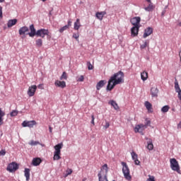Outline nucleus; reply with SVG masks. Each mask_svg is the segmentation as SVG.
<instances>
[{
  "label": "nucleus",
  "instance_id": "1a4fd4ad",
  "mask_svg": "<svg viewBox=\"0 0 181 181\" xmlns=\"http://www.w3.org/2000/svg\"><path fill=\"white\" fill-rule=\"evenodd\" d=\"M36 121L35 120H31V121H24L22 123V126L24 127H28V128H33L34 125H36Z\"/></svg>",
  "mask_w": 181,
  "mask_h": 181
},
{
  "label": "nucleus",
  "instance_id": "aec40b11",
  "mask_svg": "<svg viewBox=\"0 0 181 181\" xmlns=\"http://www.w3.org/2000/svg\"><path fill=\"white\" fill-rule=\"evenodd\" d=\"M158 93H159V90H158V88H151V97H158Z\"/></svg>",
  "mask_w": 181,
  "mask_h": 181
},
{
  "label": "nucleus",
  "instance_id": "58836bf2",
  "mask_svg": "<svg viewBox=\"0 0 181 181\" xmlns=\"http://www.w3.org/2000/svg\"><path fill=\"white\" fill-rule=\"evenodd\" d=\"M73 37H74V39H76L77 41H78V38L80 37V34L78 33H74Z\"/></svg>",
  "mask_w": 181,
  "mask_h": 181
},
{
  "label": "nucleus",
  "instance_id": "a878e982",
  "mask_svg": "<svg viewBox=\"0 0 181 181\" xmlns=\"http://www.w3.org/2000/svg\"><path fill=\"white\" fill-rule=\"evenodd\" d=\"M109 104H110L115 110H119V107H118V104L115 100H111L109 103Z\"/></svg>",
  "mask_w": 181,
  "mask_h": 181
},
{
  "label": "nucleus",
  "instance_id": "09e8293b",
  "mask_svg": "<svg viewBox=\"0 0 181 181\" xmlns=\"http://www.w3.org/2000/svg\"><path fill=\"white\" fill-rule=\"evenodd\" d=\"M3 13H2V6H0V18H2Z\"/></svg>",
  "mask_w": 181,
  "mask_h": 181
},
{
  "label": "nucleus",
  "instance_id": "39448f33",
  "mask_svg": "<svg viewBox=\"0 0 181 181\" xmlns=\"http://www.w3.org/2000/svg\"><path fill=\"white\" fill-rule=\"evenodd\" d=\"M170 163L171 169L176 172H179L180 168H179V163H177V160L175 158H171Z\"/></svg>",
  "mask_w": 181,
  "mask_h": 181
},
{
  "label": "nucleus",
  "instance_id": "5701e85b",
  "mask_svg": "<svg viewBox=\"0 0 181 181\" xmlns=\"http://www.w3.org/2000/svg\"><path fill=\"white\" fill-rule=\"evenodd\" d=\"M141 78L143 81H146V80H148V72L146 71L141 72Z\"/></svg>",
  "mask_w": 181,
  "mask_h": 181
},
{
  "label": "nucleus",
  "instance_id": "6ab92c4d",
  "mask_svg": "<svg viewBox=\"0 0 181 181\" xmlns=\"http://www.w3.org/2000/svg\"><path fill=\"white\" fill-rule=\"evenodd\" d=\"M81 28V23H80V18H77L76 21L74 23V29L75 30H78Z\"/></svg>",
  "mask_w": 181,
  "mask_h": 181
},
{
  "label": "nucleus",
  "instance_id": "0eeeda50",
  "mask_svg": "<svg viewBox=\"0 0 181 181\" xmlns=\"http://www.w3.org/2000/svg\"><path fill=\"white\" fill-rule=\"evenodd\" d=\"M37 90V86L36 85H33L30 86L27 92L28 95L30 97H33Z\"/></svg>",
  "mask_w": 181,
  "mask_h": 181
},
{
  "label": "nucleus",
  "instance_id": "412c9836",
  "mask_svg": "<svg viewBox=\"0 0 181 181\" xmlns=\"http://www.w3.org/2000/svg\"><path fill=\"white\" fill-rule=\"evenodd\" d=\"M18 23V20L17 19H13V20H9L7 23L8 28H12V26H15Z\"/></svg>",
  "mask_w": 181,
  "mask_h": 181
},
{
  "label": "nucleus",
  "instance_id": "4468645a",
  "mask_svg": "<svg viewBox=\"0 0 181 181\" xmlns=\"http://www.w3.org/2000/svg\"><path fill=\"white\" fill-rule=\"evenodd\" d=\"M105 15H107L106 11H100V12H97L95 13V16L97 19H99V21H103Z\"/></svg>",
  "mask_w": 181,
  "mask_h": 181
},
{
  "label": "nucleus",
  "instance_id": "49530a36",
  "mask_svg": "<svg viewBox=\"0 0 181 181\" xmlns=\"http://www.w3.org/2000/svg\"><path fill=\"white\" fill-rule=\"evenodd\" d=\"M37 88H40V90H44L45 87L43 86V84H40L37 86Z\"/></svg>",
  "mask_w": 181,
  "mask_h": 181
},
{
  "label": "nucleus",
  "instance_id": "37998d69",
  "mask_svg": "<svg viewBox=\"0 0 181 181\" xmlns=\"http://www.w3.org/2000/svg\"><path fill=\"white\" fill-rule=\"evenodd\" d=\"M104 128H105V129H107V128H110V122H106L105 124L104 125Z\"/></svg>",
  "mask_w": 181,
  "mask_h": 181
},
{
  "label": "nucleus",
  "instance_id": "a19ab883",
  "mask_svg": "<svg viewBox=\"0 0 181 181\" xmlns=\"http://www.w3.org/2000/svg\"><path fill=\"white\" fill-rule=\"evenodd\" d=\"M11 117H16V115H18V110H13L11 113H10Z\"/></svg>",
  "mask_w": 181,
  "mask_h": 181
},
{
  "label": "nucleus",
  "instance_id": "6e6552de",
  "mask_svg": "<svg viewBox=\"0 0 181 181\" xmlns=\"http://www.w3.org/2000/svg\"><path fill=\"white\" fill-rule=\"evenodd\" d=\"M130 22L133 26H141V17L136 16L131 18Z\"/></svg>",
  "mask_w": 181,
  "mask_h": 181
},
{
  "label": "nucleus",
  "instance_id": "72a5a7b5",
  "mask_svg": "<svg viewBox=\"0 0 181 181\" xmlns=\"http://www.w3.org/2000/svg\"><path fill=\"white\" fill-rule=\"evenodd\" d=\"M131 155H132V158L133 160L138 159V154H136V153L132 151L131 153Z\"/></svg>",
  "mask_w": 181,
  "mask_h": 181
},
{
  "label": "nucleus",
  "instance_id": "6e6d98bb",
  "mask_svg": "<svg viewBox=\"0 0 181 181\" xmlns=\"http://www.w3.org/2000/svg\"><path fill=\"white\" fill-rule=\"evenodd\" d=\"M5 0H0V2L2 3V2H4Z\"/></svg>",
  "mask_w": 181,
  "mask_h": 181
},
{
  "label": "nucleus",
  "instance_id": "8fccbe9b",
  "mask_svg": "<svg viewBox=\"0 0 181 181\" xmlns=\"http://www.w3.org/2000/svg\"><path fill=\"white\" fill-rule=\"evenodd\" d=\"M66 26H68V28H69L70 26H71V21H68V25H66Z\"/></svg>",
  "mask_w": 181,
  "mask_h": 181
},
{
  "label": "nucleus",
  "instance_id": "f257e3e1",
  "mask_svg": "<svg viewBox=\"0 0 181 181\" xmlns=\"http://www.w3.org/2000/svg\"><path fill=\"white\" fill-rule=\"evenodd\" d=\"M124 72L121 71L115 74L108 81L107 90L108 91H111L117 85L124 83Z\"/></svg>",
  "mask_w": 181,
  "mask_h": 181
},
{
  "label": "nucleus",
  "instance_id": "603ef678",
  "mask_svg": "<svg viewBox=\"0 0 181 181\" xmlns=\"http://www.w3.org/2000/svg\"><path fill=\"white\" fill-rule=\"evenodd\" d=\"M177 128H180L181 129V121L180 123L177 124Z\"/></svg>",
  "mask_w": 181,
  "mask_h": 181
},
{
  "label": "nucleus",
  "instance_id": "3c124183",
  "mask_svg": "<svg viewBox=\"0 0 181 181\" xmlns=\"http://www.w3.org/2000/svg\"><path fill=\"white\" fill-rule=\"evenodd\" d=\"M178 93V98L179 100H181V90H180L179 92H177Z\"/></svg>",
  "mask_w": 181,
  "mask_h": 181
},
{
  "label": "nucleus",
  "instance_id": "de8ad7c7",
  "mask_svg": "<svg viewBox=\"0 0 181 181\" xmlns=\"http://www.w3.org/2000/svg\"><path fill=\"white\" fill-rule=\"evenodd\" d=\"M92 120H91V124L93 125H95V123L94 122V119H95V118L94 117V115L91 116Z\"/></svg>",
  "mask_w": 181,
  "mask_h": 181
},
{
  "label": "nucleus",
  "instance_id": "473e14b6",
  "mask_svg": "<svg viewBox=\"0 0 181 181\" xmlns=\"http://www.w3.org/2000/svg\"><path fill=\"white\" fill-rule=\"evenodd\" d=\"M175 88L176 93H179L181 90L180 87H179V83H177V81L175 82Z\"/></svg>",
  "mask_w": 181,
  "mask_h": 181
},
{
  "label": "nucleus",
  "instance_id": "2eb2a0df",
  "mask_svg": "<svg viewBox=\"0 0 181 181\" xmlns=\"http://www.w3.org/2000/svg\"><path fill=\"white\" fill-rule=\"evenodd\" d=\"M27 32H29V28H28L27 26L21 27L18 30V33L21 35H26Z\"/></svg>",
  "mask_w": 181,
  "mask_h": 181
},
{
  "label": "nucleus",
  "instance_id": "4c0bfd02",
  "mask_svg": "<svg viewBox=\"0 0 181 181\" xmlns=\"http://www.w3.org/2000/svg\"><path fill=\"white\" fill-rule=\"evenodd\" d=\"M66 175H65V177H67V176H69V175H71V173H73V170L70 169V168H68L66 170Z\"/></svg>",
  "mask_w": 181,
  "mask_h": 181
},
{
  "label": "nucleus",
  "instance_id": "cd10ccee",
  "mask_svg": "<svg viewBox=\"0 0 181 181\" xmlns=\"http://www.w3.org/2000/svg\"><path fill=\"white\" fill-rule=\"evenodd\" d=\"M35 44L38 47H42L43 46V40L42 39H37L35 41Z\"/></svg>",
  "mask_w": 181,
  "mask_h": 181
},
{
  "label": "nucleus",
  "instance_id": "c9c22d12",
  "mask_svg": "<svg viewBox=\"0 0 181 181\" xmlns=\"http://www.w3.org/2000/svg\"><path fill=\"white\" fill-rule=\"evenodd\" d=\"M69 29V25H64V27L59 29V33H63L64 30H67Z\"/></svg>",
  "mask_w": 181,
  "mask_h": 181
},
{
  "label": "nucleus",
  "instance_id": "b1692460",
  "mask_svg": "<svg viewBox=\"0 0 181 181\" xmlns=\"http://www.w3.org/2000/svg\"><path fill=\"white\" fill-rule=\"evenodd\" d=\"M4 117H5V112L0 108V126L4 124Z\"/></svg>",
  "mask_w": 181,
  "mask_h": 181
},
{
  "label": "nucleus",
  "instance_id": "f8f14e48",
  "mask_svg": "<svg viewBox=\"0 0 181 181\" xmlns=\"http://www.w3.org/2000/svg\"><path fill=\"white\" fill-rule=\"evenodd\" d=\"M152 33H153V29H152L151 27H148L145 29L143 37L146 39V37H148V36H151Z\"/></svg>",
  "mask_w": 181,
  "mask_h": 181
},
{
  "label": "nucleus",
  "instance_id": "e433bc0d",
  "mask_svg": "<svg viewBox=\"0 0 181 181\" xmlns=\"http://www.w3.org/2000/svg\"><path fill=\"white\" fill-rule=\"evenodd\" d=\"M60 80H67V73L63 72L62 75L60 77Z\"/></svg>",
  "mask_w": 181,
  "mask_h": 181
},
{
  "label": "nucleus",
  "instance_id": "f704fd0d",
  "mask_svg": "<svg viewBox=\"0 0 181 181\" xmlns=\"http://www.w3.org/2000/svg\"><path fill=\"white\" fill-rule=\"evenodd\" d=\"M148 46H149V42L145 41L144 44L140 46V49H145L146 47H148Z\"/></svg>",
  "mask_w": 181,
  "mask_h": 181
},
{
  "label": "nucleus",
  "instance_id": "c756f323",
  "mask_svg": "<svg viewBox=\"0 0 181 181\" xmlns=\"http://www.w3.org/2000/svg\"><path fill=\"white\" fill-rule=\"evenodd\" d=\"M170 110V107L169 105H165L161 108V112H168Z\"/></svg>",
  "mask_w": 181,
  "mask_h": 181
},
{
  "label": "nucleus",
  "instance_id": "4be33fe9",
  "mask_svg": "<svg viewBox=\"0 0 181 181\" xmlns=\"http://www.w3.org/2000/svg\"><path fill=\"white\" fill-rule=\"evenodd\" d=\"M145 11H147V12H152L155 9V6H153V4L150 3L148 6L146 8H144Z\"/></svg>",
  "mask_w": 181,
  "mask_h": 181
},
{
  "label": "nucleus",
  "instance_id": "864d4df0",
  "mask_svg": "<svg viewBox=\"0 0 181 181\" xmlns=\"http://www.w3.org/2000/svg\"><path fill=\"white\" fill-rule=\"evenodd\" d=\"M49 132L52 134V127H49Z\"/></svg>",
  "mask_w": 181,
  "mask_h": 181
},
{
  "label": "nucleus",
  "instance_id": "393cba45",
  "mask_svg": "<svg viewBox=\"0 0 181 181\" xmlns=\"http://www.w3.org/2000/svg\"><path fill=\"white\" fill-rule=\"evenodd\" d=\"M24 173L26 177V180L28 181L29 179H30V170L29 168H25Z\"/></svg>",
  "mask_w": 181,
  "mask_h": 181
},
{
  "label": "nucleus",
  "instance_id": "423d86ee",
  "mask_svg": "<svg viewBox=\"0 0 181 181\" xmlns=\"http://www.w3.org/2000/svg\"><path fill=\"white\" fill-rule=\"evenodd\" d=\"M49 35V30H46L45 28L40 29L37 30L36 36L40 37H45Z\"/></svg>",
  "mask_w": 181,
  "mask_h": 181
},
{
  "label": "nucleus",
  "instance_id": "79ce46f5",
  "mask_svg": "<svg viewBox=\"0 0 181 181\" xmlns=\"http://www.w3.org/2000/svg\"><path fill=\"white\" fill-rule=\"evenodd\" d=\"M77 81H84V76L81 75L77 80Z\"/></svg>",
  "mask_w": 181,
  "mask_h": 181
},
{
  "label": "nucleus",
  "instance_id": "2f4dec72",
  "mask_svg": "<svg viewBox=\"0 0 181 181\" xmlns=\"http://www.w3.org/2000/svg\"><path fill=\"white\" fill-rule=\"evenodd\" d=\"M29 145H30L31 146H36V145H40V143L39 141L32 140L29 143Z\"/></svg>",
  "mask_w": 181,
  "mask_h": 181
},
{
  "label": "nucleus",
  "instance_id": "9b49d317",
  "mask_svg": "<svg viewBox=\"0 0 181 181\" xmlns=\"http://www.w3.org/2000/svg\"><path fill=\"white\" fill-rule=\"evenodd\" d=\"M139 28H141V26H134L131 28V35L132 37H135L138 35Z\"/></svg>",
  "mask_w": 181,
  "mask_h": 181
},
{
  "label": "nucleus",
  "instance_id": "4d7b16f0",
  "mask_svg": "<svg viewBox=\"0 0 181 181\" xmlns=\"http://www.w3.org/2000/svg\"><path fill=\"white\" fill-rule=\"evenodd\" d=\"M43 2L46 1L47 0H42Z\"/></svg>",
  "mask_w": 181,
  "mask_h": 181
},
{
  "label": "nucleus",
  "instance_id": "7ed1b4c3",
  "mask_svg": "<svg viewBox=\"0 0 181 181\" xmlns=\"http://www.w3.org/2000/svg\"><path fill=\"white\" fill-rule=\"evenodd\" d=\"M122 172L126 180H131L132 177H131V173L129 171V168L125 162H122Z\"/></svg>",
  "mask_w": 181,
  "mask_h": 181
},
{
  "label": "nucleus",
  "instance_id": "9d476101",
  "mask_svg": "<svg viewBox=\"0 0 181 181\" xmlns=\"http://www.w3.org/2000/svg\"><path fill=\"white\" fill-rule=\"evenodd\" d=\"M30 33H26V35H28L30 37H34L35 36H36L37 32H36V29L35 28V25L33 24L30 25Z\"/></svg>",
  "mask_w": 181,
  "mask_h": 181
},
{
  "label": "nucleus",
  "instance_id": "7c9ffc66",
  "mask_svg": "<svg viewBox=\"0 0 181 181\" xmlns=\"http://www.w3.org/2000/svg\"><path fill=\"white\" fill-rule=\"evenodd\" d=\"M147 148L148 151H152V149H153V144H152V141L148 142Z\"/></svg>",
  "mask_w": 181,
  "mask_h": 181
},
{
  "label": "nucleus",
  "instance_id": "a211bd4d",
  "mask_svg": "<svg viewBox=\"0 0 181 181\" xmlns=\"http://www.w3.org/2000/svg\"><path fill=\"white\" fill-rule=\"evenodd\" d=\"M32 163L33 166H39L42 163V159L40 158H35L33 159Z\"/></svg>",
  "mask_w": 181,
  "mask_h": 181
},
{
  "label": "nucleus",
  "instance_id": "5fc2aeb1",
  "mask_svg": "<svg viewBox=\"0 0 181 181\" xmlns=\"http://www.w3.org/2000/svg\"><path fill=\"white\" fill-rule=\"evenodd\" d=\"M147 2H148V4H152V2L151 1V0H146Z\"/></svg>",
  "mask_w": 181,
  "mask_h": 181
},
{
  "label": "nucleus",
  "instance_id": "ddd939ff",
  "mask_svg": "<svg viewBox=\"0 0 181 181\" xmlns=\"http://www.w3.org/2000/svg\"><path fill=\"white\" fill-rule=\"evenodd\" d=\"M54 150L55 151L54 153H62V148H63V143H60L54 146Z\"/></svg>",
  "mask_w": 181,
  "mask_h": 181
},
{
  "label": "nucleus",
  "instance_id": "a18cd8bd",
  "mask_svg": "<svg viewBox=\"0 0 181 181\" xmlns=\"http://www.w3.org/2000/svg\"><path fill=\"white\" fill-rule=\"evenodd\" d=\"M134 163L135 165H141V161H139V160H138V158H136V160H134Z\"/></svg>",
  "mask_w": 181,
  "mask_h": 181
},
{
  "label": "nucleus",
  "instance_id": "bb28decb",
  "mask_svg": "<svg viewBox=\"0 0 181 181\" xmlns=\"http://www.w3.org/2000/svg\"><path fill=\"white\" fill-rule=\"evenodd\" d=\"M60 155H62V153H54L53 160H59L62 159V157L60 156Z\"/></svg>",
  "mask_w": 181,
  "mask_h": 181
},
{
  "label": "nucleus",
  "instance_id": "ea45409f",
  "mask_svg": "<svg viewBox=\"0 0 181 181\" xmlns=\"http://www.w3.org/2000/svg\"><path fill=\"white\" fill-rule=\"evenodd\" d=\"M88 64V70H93L94 69V66H93V64H91V62H88L87 63Z\"/></svg>",
  "mask_w": 181,
  "mask_h": 181
},
{
  "label": "nucleus",
  "instance_id": "20e7f679",
  "mask_svg": "<svg viewBox=\"0 0 181 181\" xmlns=\"http://www.w3.org/2000/svg\"><path fill=\"white\" fill-rule=\"evenodd\" d=\"M18 169H19V165L16 162H12L8 165L6 170L10 172V173H13L14 172H16Z\"/></svg>",
  "mask_w": 181,
  "mask_h": 181
},
{
  "label": "nucleus",
  "instance_id": "dca6fc26",
  "mask_svg": "<svg viewBox=\"0 0 181 181\" xmlns=\"http://www.w3.org/2000/svg\"><path fill=\"white\" fill-rule=\"evenodd\" d=\"M54 85L57 87H60L61 88H64L66 87V82L64 81H56Z\"/></svg>",
  "mask_w": 181,
  "mask_h": 181
},
{
  "label": "nucleus",
  "instance_id": "c03bdc74",
  "mask_svg": "<svg viewBox=\"0 0 181 181\" xmlns=\"http://www.w3.org/2000/svg\"><path fill=\"white\" fill-rule=\"evenodd\" d=\"M0 155H1L2 156H5V155H6V151L5 150H1L0 151Z\"/></svg>",
  "mask_w": 181,
  "mask_h": 181
},
{
  "label": "nucleus",
  "instance_id": "f03ea898",
  "mask_svg": "<svg viewBox=\"0 0 181 181\" xmlns=\"http://www.w3.org/2000/svg\"><path fill=\"white\" fill-rule=\"evenodd\" d=\"M146 123L145 124H141L136 125L134 128V132L137 133L139 132L140 134L142 133L143 131L146 129L149 125H151V120L146 119Z\"/></svg>",
  "mask_w": 181,
  "mask_h": 181
},
{
  "label": "nucleus",
  "instance_id": "c85d7f7f",
  "mask_svg": "<svg viewBox=\"0 0 181 181\" xmlns=\"http://www.w3.org/2000/svg\"><path fill=\"white\" fill-rule=\"evenodd\" d=\"M145 107L148 110V111H151V110H152V104H151V103L148 101L145 102Z\"/></svg>",
  "mask_w": 181,
  "mask_h": 181
},
{
  "label": "nucleus",
  "instance_id": "f3484780",
  "mask_svg": "<svg viewBox=\"0 0 181 181\" xmlns=\"http://www.w3.org/2000/svg\"><path fill=\"white\" fill-rule=\"evenodd\" d=\"M106 83L107 82L104 80L100 81L96 85V89L98 90H101V88H103V87L105 86Z\"/></svg>",
  "mask_w": 181,
  "mask_h": 181
}]
</instances>
